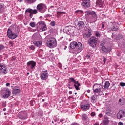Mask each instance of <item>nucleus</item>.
Here are the masks:
<instances>
[{
  "label": "nucleus",
  "mask_w": 125,
  "mask_h": 125,
  "mask_svg": "<svg viewBox=\"0 0 125 125\" xmlns=\"http://www.w3.org/2000/svg\"><path fill=\"white\" fill-rule=\"evenodd\" d=\"M87 92H88V93H89L90 92V90H87Z\"/></svg>",
  "instance_id": "nucleus-58"
},
{
  "label": "nucleus",
  "mask_w": 125,
  "mask_h": 125,
  "mask_svg": "<svg viewBox=\"0 0 125 125\" xmlns=\"http://www.w3.org/2000/svg\"><path fill=\"white\" fill-rule=\"evenodd\" d=\"M74 86L75 87L76 90H80V87H79V86H79L78 85H77L76 84H74Z\"/></svg>",
  "instance_id": "nucleus-33"
},
{
  "label": "nucleus",
  "mask_w": 125,
  "mask_h": 125,
  "mask_svg": "<svg viewBox=\"0 0 125 125\" xmlns=\"http://www.w3.org/2000/svg\"><path fill=\"white\" fill-rule=\"evenodd\" d=\"M95 85L93 87V91L94 93H97V94H101L103 92V89H102V86L101 85H97V87L95 88Z\"/></svg>",
  "instance_id": "nucleus-5"
},
{
  "label": "nucleus",
  "mask_w": 125,
  "mask_h": 125,
  "mask_svg": "<svg viewBox=\"0 0 125 125\" xmlns=\"http://www.w3.org/2000/svg\"><path fill=\"white\" fill-rule=\"evenodd\" d=\"M47 46L50 48H53L56 47L57 43L56 42V39L54 38H50L47 41Z\"/></svg>",
  "instance_id": "nucleus-1"
},
{
  "label": "nucleus",
  "mask_w": 125,
  "mask_h": 125,
  "mask_svg": "<svg viewBox=\"0 0 125 125\" xmlns=\"http://www.w3.org/2000/svg\"><path fill=\"white\" fill-rule=\"evenodd\" d=\"M82 120H83L84 124H87V122H88V119L87 118V116H86V114L83 115Z\"/></svg>",
  "instance_id": "nucleus-14"
},
{
  "label": "nucleus",
  "mask_w": 125,
  "mask_h": 125,
  "mask_svg": "<svg viewBox=\"0 0 125 125\" xmlns=\"http://www.w3.org/2000/svg\"><path fill=\"white\" fill-rule=\"evenodd\" d=\"M101 49L104 52H110L111 50V48H106L105 46H102Z\"/></svg>",
  "instance_id": "nucleus-13"
},
{
  "label": "nucleus",
  "mask_w": 125,
  "mask_h": 125,
  "mask_svg": "<svg viewBox=\"0 0 125 125\" xmlns=\"http://www.w3.org/2000/svg\"><path fill=\"white\" fill-rule=\"evenodd\" d=\"M76 13H83V11L82 10H77V11H76Z\"/></svg>",
  "instance_id": "nucleus-43"
},
{
  "label": "nucleus",
  "mask_w": 125,
  "mask_h": 125,
  "mask_svg": "<svg viewBox=\"0 0 125 125\" xmlns=\"http://www.w3.org/2000/svg\"><path fill=\"white\" fill-rule=\"evenodd\" d=\"M9 44H10V45H11V46H12L13 45V42H12V41H9Z\"/></svg>",
  "instance_id": "nucleus-45"
},
{
  "label": "nucleus",
  "mask_w": 125,
  "mask_h": 125,
  "mask_svg": "<svg viewBox=\"0 0 125 125\" xmlns=\"http://www.w3.org/2000/svg\"><path fill=\"white\" fill-rule=\"evenodd\" d=\"M105 45V41L103 40V41H102L101 42V43H100V45L101 46H104V45Z\"/></svg>",
  "instance_id": "nucleus-30"
},
{
  "label": "nucleus",
  "mask_w": 125,
  "mask_h": 125,
  "mask_svg": "<svg viewBox=\"0 0 125 125\" xmlns=\"http://www.w3.org/2000/svg\"><path fill=\"white\" fill-rule=\"evenodd\" d=\"M91 98L92 100H93V101L96 100V97L95 95L92 96Z\"/></svg>",
  "instance_id": "nucleus-35"
},
{
  "label": "nucleus",
  "mask_w": 125,
  "mask_h": 125,
  "mask_svg": "<svg viewBox=\"0 0 125 125\" xmlns=\"http://www.w3.org/2000/svg\"><path fill=\"white\" fill-rule=\"evenodd\" d=\"M2 66H4V65H1V64L0 63V68H2Z\"/></svg>",
  "instance_id": "nucleus-56"
},
{
  "label": "nucleus",
  "mask_w": 125,
  "mask_h": 125,
  "mask_svg": "<svg viewBox=\"0 0 125 125\" xmlns=\"http://www.w3.org/2000/svg\"><path fill=\"white\" fill-rule=\"evenodd\" d=\"M69 80L70 82H72V83H74V81H75L73 78H70Z\"/></svg>",
  "instance_id": "nucleus-41"
},
{
  "label": "nucleus",
  "mask_w": 125,
  "mask_h": 125,
  "mask_svg": "<svg viewBox=\"0 0 125 125\" xmlns=\"http://www.w3.org/2000/svg\"><path fill=\"white\" fill-rule=\"evenodd\" d=\"M26 12H29L30 13L29 16L32 18L33 17V14H37L38 11L36 9L32 10V9H27L26 10Z\"/></svg>",
  "instance_id": "nucleus-7"
},
{
  "label": "nucleus",
  "mask_w": 125,
  "mask_h": 125,
  "mask_svg": "<svg viewBox=\"0 0 125 125\" xmlns=\"http://www.w3.org/2000/svg\"><path fill=\"white\" fill-rule=\"evenodd\" d=\"M119 104H120V105H121V106H123V105H125V99L122 98V99H120L119 100Z\"/></svg>",
  "instance_id": "nucleus-22"
},
{
  "label": "nucleus",
  "mask_w": 125,
  "mask_h": 125,
  "mask_svg": "<svg viewBox=\"0 0 125 125\" xmlns=\"http://www.w3.org/2000/svg\"><path fill=\"white\" fill-rule=\"evenodd\" d=\"M118 125H123L124 123H123L122 122H119Z\"/></svg>",
  "instance_id": "nucleus-50"
},
{
  "label": "nucleus",
  "mask_w": 125,
  "mask_h": 125,
  "mask_svg": "<svg viewBox=\"0 0 125 125\" xmlns=\"http://www.w3.org/2000/svg\"><path fill=\"white\" fill-rule=\"evenodd\" d=\"M125 112L122 110H120L117 113V118L118 119H122V118H124L125 117Z\"/></svg>",
  "instance_id": "nucleus-11"
},
{
  "label": "nucleus",
  "mask_w": 125,
  "mask_h": 125,
  "mask_svg": "<svg viewBox=\"0 0 125 125\" xmlns=\"http://www.w3.org/2000/svg\"><path fill=\"white\" fill-rule=\"evenodd\" d=\"M91 116L92 117H94V116H95V113H94V112H92V113H91Z\"/></svg>",
  "instance_id": "nucleus-47"
},
{
  "label": "nucleus",
  "mask_w": 125,
  "mask_h": 125,
  "mask_svg": "<svg viewBox=\"0 0 125 125\" xmlns=\"http://www.w3.org/2000/svg\"><path fill=\"white\" fill-rule=\"evenodd\" d=\"M86 57H87V58H90V56L89 55H86Z\"/></svg>",
  "instance_id": "nucleus-53"
},
{
  "label": "nucleus",
  "mask_w": 125,
  "mask_h": 125,
  "mask_svg": "<svg viewBox=\"0 0 125 125\" xmlns=\"http://www.w3.org/2000/svg\"><path fill=\"white\" fill-rule=\"evenodd\" d=\"M29 72H28V73H27V75H29Z\"/></svg>",
  "instance_id": "nucleus-64"
},
{
  "label": "nucleus",
  "mask_w": 125,
  "mask_h": 125,
  "mask_svg": "<svg viewBox=\"0 0 125 125\" xmlns=\"http://www.w3.org/2000/svg\"><path fill=\"white\" fill-rule=\"evenodd\" d=\"M106 61H107V59L105 58V57H104V64H105L106 63Z\"/></svg>",
  "instance_id": "nucleus-46"
},
{
  "label": "nucleus",
  "mask_w": 125,
  "mask_h": 125,
  "mask_svg": "<svg viewBox=\"0 0 125 125\" xmlns=\"http://www.w3.org/2000/svg\"><path fill=\"white\" fill-rule=\"evenodd\" d=\"M27 66L31 69H34L36 67V62L34 61H30L27 62Z\"/></svg>",
  "instance_id": "nucleus-10"
},
{
  "label": "nucleus",
  "mask_w": 125,
  "mask_h": 125,
  "mask_svg": "<svg viewBox=\"0 0 125 125\" xmlns=\"http://www.w3.org/2000/svg\"><path fill=\"white\" fill-rule=\"evenodd\" d=\"M42 80H46L48 78V75L47 73H43L41 77Z\"/></svg>",
  "instance_id": "nucleus-19"
},
{
  "label": "nucleus",
  "mask_w": 125,
  "mask_h": 125,
  "mask_svg": "<svg viewBox=\"0 0 125 125\" xmlns=\"http://www.w3.org/2000/svg\"><path fill=\"white\" fill-rule=\"evenodd\" d=\"M20 92V89H17L16 87L13 88L12 93L13 94H17Z\"/></svg>",
  "instance_id": "nucleus-20"
},
{
  "label": "nucleus",
  "mask_w": 125,
  "mask_h": 125,
  "mask_svg": "<svg viewBox=\"0 0 125 125\" xmlns=\"http://www.w3.org/2000/svg\"><path fill=\"white\" fill-rule=\"evenodd\" d=\"M100 35V34H99V33H98V32L96 33V37H99Z\"/></svg>",
  "instance_id": "nucleus-49"
},
{
  "label": "nucleus",
  "mask_w": 125,
  "mask_h": 125,
  "mask_svg": "<svg viewBox=\"0 0 125 125\" xmlns=\"http://www.w3.org/2000/svg\"><path fill=\"white\" fill-rule=\"evenodd\" d=\"M19 0L20 1V2H21V1H23V0Z\"/></svg>",
  "instance_id": "nucleus-60"
},
{
  "label": "nucleus",
  "mask_w": 125,
  "mask_h": 125,
  "mask_svg": "<svg viewBox=\"0 0 125 125\" xmlns=\"http://www.w3.org/2000/svg\"><path fill=\"white\" fill-rule=\"evenodd\" d=\"M112 31H118V30H119V27H118L117 26H116V27H113L112 29Z\"/></svg>",
  "instance_id": "nucleus-34"
},
{
  "label": "nucleus",
  "mask_w": 125,
  "mask_h": 125,
  "mask_svg": "<svg viewBox=\"0 0 125 125\" xmlns=\"http://www.w3.org/2000/svg\"><path fill=\"white\" fill-rule=\"evenodd\" d=\"M90 107V104H85L83 105H81V109L83 110V111H87V110H88L89 109V107Z\"/></svg>",
  "instance_id": "nucleus-12"
},
{
  "label": "nucleus",
  "mask_w": 125,
  "mask_h": 125,
  "mask_svg": "<svg viewBox=\"0 0 125 125\" xmlns=\"http://www.w3.org/2000/svg\"><path fill=\"white\" fill-rule=\"evenodd\" d=\"M37 30L39 32H43L46 31L47 29L46 27V24L43 21H40L37 24Z\"/></svg>",
  "instance_id": "nucleus-2"
},
{
  "label": "nucleus",
  "mask_w": 125,
  "mask_h": 125,
  "mask_svg": "<svg viewBox=\"0 0 125 125\" xmlns=\"http://www.w3.org/2000/svg\"><path fill=\"white\" fill-rule=\"evenodd\" d=\"M81 5L86 8H88V7H90V1L84 0L82 2Z\"/></svg>",
  "instance_id": "nucleus-8"
},
{
  "label": "nucleus",
  "mask_w": 125,
  "mask_h": 125,
  "mask_svg": "<svg viewBox=\"0 0 125 125\" xmlns=\"http://www.w3.org/2000/svg\"><path fill=\"white\" fill-rule=\"evenodd\" d=\"M36 102H35L34 100H31L30 101V105L31 106H34V104H35Z\"/></svg>",
  "instance_id": "nucleus-32"
},
{
  "label": "nucleus",
  "mask_w": 125,
  "mask_h": 125,
  "mask_svg": "<svg viewBox=\"0 0 125 125\" xmlns=\"http://www.w3.org/2000/svg\"><path fill=\"white\" fill-rule=\"evenodd\" d=\"M9 85H10V83H7L6 84V86H9Z\"/></svg>",
  "instance_id": "nucleus-51"
},
{
  "label": "nucleus",
  "mask_w": 125,
  "mask_h": 125,
  "mask_svg": "<svg viewBox=\"0 0 125 125\" xmlns=\"http://www.w3.org/2000/svg\"><path fill=\"white\" fill-rule=\"evenodd\" d=\"M94 125H99V124L98 123H96L94 124Z\"/></svg>",
  "instance_id": "nucleus-57"
},
{
  "label": "nucleus",
  "mask_w": 125,
  "mask_h": 125,
  "mask_svg": "<svg viewBox=\"0 0 125 125\" xmlns=\"http://www.w3.org/2000/svg\"><path fill=\"white\" fill-rule=\"evenodd\" d=\"M42 101L43 102L44 101V99H42Z\"/></svg>",
  "instance_id": "nucleus-61"
},
{
  "label": "nucleus",
  "mask_w": 125,
  "mask_h": 125,
  "mask_svg": "<svg viewBox=\"0 0 125 125\" xmlns=\"http://www.w3.org/2000/svg\"><path fill=\"white\" fill-rule=\"evenodd\" d=\"M92 16H93V17H96V13H95V12L92 13Z\"/></svg>",
  "instance_id": "nucleus-38"
},
{
  "label": "nucleus",
  "mask_w": 125,
  "mask_h": 125,
  "mask_svg": "<svg viewBox=\"0 0 125 125\" xmlns=\"http://www.w3.org/2000/svg\"><path fill=\"white\" fill-rule=\"evenodd\" d=\"M72 93H73V92H72L71 91L69 92V94H72Z\"/></svg>",
  "instance_id": "nucleus-55"
},
{
  "label": "nucleus",
  "mask_w": 125,
  "mask_h": 125,
  "mask_svg": "<svg viewBox=\"0 0 125 125\" xmlns=\"http://www.w3.org/2000/svg\"><path fill=\"white\" fill-rule=\"evenodd\" d=\"M0 70L2 73H3V74H6V73H7V70L4 65L2 66V68H1Z\"/></svg>",
  "instance_id": "nucleus-23"
},
{
  "label": "nucleus",
  "mask_w": 125,
  "mask_h": 125,
  "mask_svg": "<svg viewBox=\"0 0 125 125\" xmlns=\"http://www.w3.org/2000/svg\"><path fill=\"white\" fill-rule=\"evenodd\" d=\"M69 88L70 89H72V88H71V87H69Z\"/></svg>",
  "instance_id": "nucleus-62"
},
{
  "label": "nucleus",
  "mask_w": 125,
  "mask_h": 125,
  "mask_svg": "<svg viewBox=\"0 0 125 125\" xmlns=\"http://www.w3.org/2000/svg\"><path fill=\"white\" fill-rule=\"evenodd\" d=\"M63 121V119H61V120H60V122H62Z\"/></svg>",
  "instance_id": "nucleus-59"
},
{
  "label": "nucleus",
  "mask_w": 125,
  "mask_h": 125,
  "mask_svg": "<svg viewBox=\"0 0 125 125\" xmlns=\"http://www.w3.org/2000/svg\"><path fill=\"white\" fill-rule=\"evenodd\" d=\"M4 7L2 4H0V13L3 12Z\"/></svg>",
  "instance_id": "nucleus-28"
},
{
  "label": "nucleus",
  "mask_w": 125,
  "mask_h": 125,
  "mask_svg": "<svg viewBox=\"0 0 125 125\" xmlns=\"http://www.w3.org/2000/svg\"><path fill=\"white\" fill-rule=\"evenodd\" d=\"M7 36L10 39H12V40H14V39L17 37V35L13 34L12 31L10 29L8 30Z\"/></svg>",
  "instance_id": "nucleus-6"
},
{
  "label": "nucleus",
  "mask_w": 125,
  "mask_h": 125,
  "mask_svg": "<svg viewBox=\"0 0 125 125\" xmlns=\"http://www.w3.org/2000/svg\"><path fill=\"white\" fill-rule=\"evenodd\" d=\"M71 125H79V124H77V123H72L71 124Z\"/></svg>",
  "instance_id": "nucleus-52"
},
{
  "label": "nucleus",
  "mask_w": 125,
  "mask_h": 125,
  "mask_svg": "<svg viewBox=\"0 0 125 125\" xmlns=\"http://www.w3.org/2000/svg\"><path fill=\"white\" fill-rule=\"evenodd\" d=\"M106 114H107V115H110V111H106Z\"/></svg>",
  "instance_id": "nucleus-48"
},
{
  "label": "nucleus",
  "mask_w": 125,
  "mask_h": 125,
  "mask_svg": "<svg viewBox=\"0 0 125 125\" xmlns=\"http://www.w3.org/2000/svg\"><path fill=\"white\" fill-rule=\"evenodd\" d=\"M50 24L51 25V26H52L53 27H54V26H55V22L52 21V22H51Z\"/></svg>",
  "instance_id": "nucleus-37"
},
{
  "label": "nucleus",
  "mask_w": 125,
  "mask_h": 125,
  "mask_svg": "<svg viewBox=\"0 0 125 125\" xmlns=\"http://www.w3.org/2000/svg\"><path fill=\"white\" fill-rule=\"evenodd\" d=\"M110 86V83L108 81H106L105 83L104 88H109Z\"/></svg>",
  "instance_id": "nucleus-27"
},
{
  "label": "nucleus",
  "mask_w": 125,
  "mask_h": 125,
  "mask_svg": "<svg viewBox=\"0 0 125 125\" xmlns=\"http://www.w3.org/2000/svg\"><path fill=\"white\" fill-rule=\"evenodd\" d=\"M30 26L32 27V28H35L36 27V23L35 22H31L30 23Z\"/></svg>",
  "instance_id": "nucleus-29"
},
{
  "label": "nucleus",
  "mask_w": 125,
  "mask_h": 125,
  "mask_svg": "<svg viewBox=\"0 0 125 125\" xmlns=\"http://www.w3.org/2000/svg\"><path fill=\"white\" fill-rule=\"evenodd\" d=\"M120 85H121V86H125V83H124V82H121V83H120Z\"/></svg>",
  "instance_id": "nucleus-40"
},
{
  "label": "nucleus",
  "mask_w": 125,
  "mask_h": 125,
  "mask_svg": "<svg viewBox=\"0 0 125 125\" xmlns=\"http://www.w3.org/2000/svg\"><path fill=\"white\" fill-rule=\"evenodd\" d=\"M102 28L103 29H104V28H105V23L104 22L102 23Z\"/></svg>",
  "instance_id": "nucleus-39"
},
{
  "label": "nucleus",
  "mask_w": 125,
  "mask_h": 125,
  "mask_svg": "<svg viewBox=\"0 0 125 125\" xmlns=\"http://www.w3.org/2000/svg\"><path fill=\"white\" fill-rule=\"evenodd\" d=\"M84 22L83 21H79L77 26L79 27V29H82V28H83L84 27Z\"/></svg>",
  "instance_id": "nucleus-17"
},
{
  "label": "nucleus",
  "mask_w": 125,
  "mask_h": 125,
  "mask_svg": "<svg viewBox=\"0 0 125 125\" xmlns=\"http://www.w3.org/2000/svg\"><path fill=\"white\" fill-rule=\"evenodd\" d=\"M24 1L26 3H28V4H32V3H34L36 0H24Z\"/></svg>",
  "instance_id": "nucleus-24"
},
{
  "label": "nucleus",
  "mask_w": 125,
  "mask_h": 125,
  "mask_svg": "<svg viewBox=\"0 0 125 125\" xmlns=\"http://www.w3.org/2000/svg\"><path fill=\"white\" fill-rule=\"evenodd\" d=\"M73 83H74V84H75L76 85H78V86H81V84H80L79 83V82H78V81H76V80L75 81H74V82H73Z\"/></svg>",
  "instance_id": "nucleus-31"
},
{
  "label": "nucleus",
  "mask_w": 125,
  "mask_h": 125,
  "mask_svg": "<svg viewBox=\"0 0 125 125\" xmlns=\"http://www.w3.org/2000/svg\"><path fill=\"white\" fill-rule=\"evenodd\" d=\"M4 48V46L3 45H0V51L2 50V49H3Z\"/></svg>",
  "instance_id": "nucleus-42"
},
{
  "label": "nucleus",
  "mask_w": 125,
  "mask_h": 125,
  "mask_svg": "<svg viewBox=\"0 0 125 125\" xmlns=\"http://www.w3.org/2000/svg\"><path fill=\"white\" fill-rule=\"evenodd\" d=\"M77 42H72L70 44V48H71L72 49H75V48H76L77 47Z\"/></svg>",
  "instance_id": "nucleus-16"
},
{
  "label": "nucleus",
  "mask_w": 125,
  "mask_h": 125,
  "mask_svg": "<svg viewBox=\"0 0 125 125\" xmlns=\"http://www.w3.org/2000/svg\"><path fill=\"white\" fill-rule=\"evenodd\" d=\"M64 12H57V14H58L59 15H61V14H65Z\"/></svg>",
  "instance_id": "nucleus-36"
},
{
  "label": "nucleus",
  "mask_w": 125,
  "mask_h": 125,
  "mask_svg": "<svg viewBox=\"0 0 125 125\" xmlns=\"http://www.w3.org/2000/svg\"><path fill=\"white\" fill-rule=\"evenodd\" d=\"M29 48L31 49L32 50H35V47L34 46H31Z\"/></svg>",
  "instance_id": "nucleus-44"
},
{
  "label": "nucleus",
  "mask_w": 125,
  "mask_h": 125,
  "mask_svg": "<svg viewBox=\"0 0 125 125\" xmlns=\"http://www.w3.org/2000/svg\"><path fill=\"white\" fill-rule=\"evenodd\" d=\"M19 119H21V120H25V119H27V116H26V114H23L21 115H20L19 116Z\"/></svg>",
  "instance_id": "nucleus-26"
},
{
  "label": "nucleus",
  "mask_w": 125,
  "mask_h": 125,
  "mask_svg": "<svg viewBox=\"0 0 125 125\" xmlns=\"http://www.w3.org/2000/svg\"><path fill=\"white\" fill-rule=\"evenodd\" d=\"M96 4L99 6V7H103V5H104V3L101 0H97Z\"/></svg>",
  "instance_id": "nucleus-15"
},
{
  "label": "nucleus",
  "mask_w": 125,
  "mask_h": 125,
  "mask_svg": "<svg viewBox=\"0 0 125 125\" xmlns=\"http://www.w3.org/2000/svg\"><path fill=\"white\" fill-rule=\"evenodd\" d=\"M88 44L92 47H95L97 44V38L95 37H92L88 41Z\"/></svg>",
  "instance_id": "nucleus-3"
},
{
  "label": "nucleus",
  "mask_w": 125,
  "mask_h": 125,
  "mask_svg": "<svg viewBox=\"0 0 125 125\" xmlns=\"http://www.w3.org/2000/svg\"><path fill=\"white\" fill-rule=\"evenodd\" d=\"M90 36H91V32L90 31H88V32L84 34V37H85V38H88L89 37H90Z\"/></svg>",
  "instance_id": "nucleus-25"
},
{
  "label": "nucleus",
  "mask_w": 125,
  "mask_h": 125,
  "mask_svg": "<svg viewBox=\"0 0 125 125\" xmlns=\"http://www.w3.org/2000/svg\"><path fill=\"white\" fill-rule=\"evenodd\" d=\"M36 8L39 12L44 13V12L46 10V6L43 3H40L37 5Z\"/></svg>",
  "instance_id": "nucleus-4"
},
{
  "label": "nucleus",
  "mask_w": 125,
  "mask_h": 125,
  "mask_svg": "<svg viewBox=\"0 0 125 125\" xmlns=\"http://www.w3.org/2000/svg\"><path fill=\"white\" fill-rule=\"evenodd\" d=\"M76 48L78 50H82L83 49V46L82 45V43L79 42H77Z\"/></svg>",
  "instance_id": "nucleus-18"
},
{
  "label": "nucleus",
  "mask_w": 125,
  "mask_h": 125,
  "mask_svg": "<svg viewBox=\"0 0 125 125\" xmlns=\"http://www.w3.org/2000/svg\"><path fill=\"white\" fill-rule=\"evenodd\" d=\"M4 94L3 95V98H8L9 96H10V94H11V92L8 89H6L4 91Z\"/></svg>",
  "instance_id": "nucleus-9"
},
{
  "label": "nucleus",
  "mask_w": 125,
  "mask_h": 125,
  "mask_svg": "<svg viewBox=\"0 0 125 125\" xmlns=\"http://www.w3.org/2000/svg\"><path fill=\"white\" fill-rule=\"evenodd\" d=\"M34 44H35V46H37V47H40L42 45V42L38 41V42H33Z\"/></svg>",
  "instance_id": "nucleus-21"
},
{
  "label": "nucleus",
  "mask_w": 125,
  "mask_h": 125,
  "mask_svg": "<svg viewBox=\"0 0 125 125\" xmlns=\"http://www.w3.org/2000/svg\"><path fill=\"white\" fill-rule=\"evenodd\" d=\"M99 117H100V118H102V114H100Z\"/></svg>",
  "instance_id": "nucleus-54"
},
{
  "label": "nucleus",
  "mask_w": 125,
  "mask_h": 125,
  "mask_svg": "<svg viewBox=\"0 0 125 125\" xmlns=\"http://www.w3.org/2000/svg\"><path fill=\"white\" fill-rule=\"evenodd\" d=\"M75 95H76V94H77V93H75Z\"/></svg>",
  "instance_id": "nucleus-63"
}]
</instances>
